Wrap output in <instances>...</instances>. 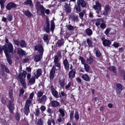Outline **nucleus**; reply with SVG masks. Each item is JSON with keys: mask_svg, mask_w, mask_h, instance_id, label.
<instances>
[{"mask_svg": "<svg viewBox=\"0 0 125 125\" xmlns=\"http://www.w3.org/2000/svg\"><path fill=\"white\" fill-rule=\"evenodd\" d=\"M4 50L8 62H11V60L10 58V52L12 53L13 50V48L12 44L9 43L5 44L2 47Z\"/></svg>", "mask_w": 125, "mask_h": 125, "instance_id": "obj_1", "label": "nucleus"}, {"mask_svg": "<svg viewBox=\"0 0 125 125\" xmlns=\"http://www.w3.org/2000/svg\"><path fill=\"white\" fill-rule=\"evenodd\" d=\"M35 6L38 13H39L40 12H41V14L42 16H44L45 15V9L42 5L41 4L40 2H36Z\"/></svg>", "mask_w": 125, "mask_h": 125, "instance_id": "obj_2", "label": "nucleus"}, {"mask_svg": "<svg viewBox=\"0 0 125 125\" xmlns=\"http://www.w3.org/2000/svg\"><path fill=\"white\" fill-rule=\"evenodd\" d=\"M35 6L38 13H39L40 12H41V14L42 16H44L45 15V9L42 5L41 4L40 2H36Z\"/></svg>", "mask_w": 125, "mask_h": 125, "instance_id": "obj_3", "label": "nucleus"}, {"mask_svg": "<svg viewBox=\"0 0 125 125\" xmlns=\"http://www.w3.org/2000/svg\"><path fill=\"white\" fill-rule=\"evenodd\" d=\"M50 87L52 94L55 97L58 98L59 97V96L61 97L60 93H59V94H58V92L54 88L52 85H51Z\"/></svg>", "mask_w": 125, "mask_h": 125, "instance_id": "obj_4", "label": "nucleus"}, {"mask_svg": "<svg viewBox=\"0 0 125 125\" xmlns=\"http://www.w3.org/2000/svg\"><path fill=\"white\" fill-rule=\"evenodd\" d=\"M95 5H94L93 8L96 10V12L98 14H99L101 9V5L98 1L95 2Z\"/></svg>", "mask_w": 125, "mask_h": 125, "instance_id": "obj_5", "label": "nucleus"}, {"mask_svg": "<svg viewBox=\"0 0 125 125\" xmlns=\"http://www.w3.org/2000/svg\"><path fill=\"white\" fill-rule=\"evenodd\" d=\"M35 50L38 51L40 54L43 55L44 49L42 46L41 45H37L34 47Z\"/></svg>", "mask_w": 125, "mask_h": 125, "instance_id": "obj_6", "label": "nucleus"}, {"mask_svg": "<svg viewBox=\"0 0 125 125\" xmlns=\"http://www.w3.org/2000/svg\"><path fill=\"white\" fill-rule=\"evenodd\" d=\"M47 99V97L46 95H43L41 97L38 98L37 99V101L39 103L44 104L46 101Z\"/></svg>", "mask_w": 125, "mask_h": 125, "instance_id": "obj_7", "label": "nucleus"}, {"mask_svg": "<svg viewBox=\"0 0 125 125\" xmlns=\"http://www.w3.org/2000/svg\"><path fill=\"white\" fill-rule=\"evenodd\" d=\"M17 6V5L14 3L10 2L8 3L6 6V9L8 10H10L12 8H15Z\"/></svg>", "mask_w": 125, "mask_h": 125, "instance_id": "obj_8", "label": "nucleus"}, {"mask_svg": "<svg viewBox=\"0 0 125 125\" xmlns=\"http://www.w3.org/2000/svg\"><path fill=\"white\" fill-rule=\"evenodd\" d=\"M97 20L98 21L97 22L95 23V24L96 26H98L100 24V26L101 29H104L106 27V25L105 22L102 23L100 24V22L101 20V19L99 18L97 19Z\"/></svg>", "mask_w": 125, "mask_h": 125, "instance_id": "obj_9", "label": "nucleus"}, {"mask_svg": "<svg viewBox=\"0 0 125 125\" xmlns=\"http://www.w3.org/2000/svg\"><path fill=\"white\" fill-rule=\"evenodd\" d=\"M55 70V67L53 66L52 67L50 72V77L51 80H52L54 77Z\"/></svg>", "mask_w": 125, "mask_h": 125, "instance_id": "obj_10", "label": "nucleus"}, {"mask_svg": "<svg viewBox=\"0 0 125 125\" xmlns=\"http://www.w3.org/2000/svg\"><path fill=\"white\" fill-rule=\"evenodd\" d=\"M101 40L103 45L105 46H109L111 44V42L110 40L104 39V38H102Z\"/></svg>", "mask_w": 125, "mask_h": 125, "instance_id": "obj_11", "label": "nucleus"}, {"mask_svg": "<svg viewBox=\"0 0 125 125\" xmlns=\"http://www.w3.org/2000/svg\"><path fill=\"white\" fill-rule=\"evenodd\" d=\"M1 71L2 72H5L8 73H10V71L9 69L4 65L1 64L0 65Z\"/></svg>", "mask_w": 125, "mask_h": 125, "instance_id": "obj_12", "label": "nucleus"}, {"mask_svg": "<svg viewBox=\"0 0 125 125\" xmlns=\"http://www.w3.org/2000/svg\"><path fill=\"white\" fill-rule=\"evenodd\" d=\"M75 69H72L69 73V77L71 79L74 78L75 75Z\"/></svg>", "mask_w": 125, "mask_h": 125, "instance_id": "obj_13", "label": "nucleus"}, {"mask_svg": "<svg viewBox=\"0 0 125 125\" xmlns=\"http://www.w3.org/2000/svg\"><path fill=\"white\" fill-rule=\"evenodd\" d=\"M116 93L120 94L122 90V85L121 84L118 83L116 84Z\"/></svg>", "mask_w": 125, "mask_h": 125, "instance_id": "obj_14", "label": "nucleus"}, {"mask_svg": "<svg viewBox=\"0 0 125 125\" xmlns=\"http://www.w3.org/2000/svg\"><path fill=\"white\" fill-rule=\"evenodd\" d=\"M77 4L78 5H81L83 7H85L86 4L84 0H77Z\"/></svg>", "mask_w": 125, "mask_h": 125, "instance_id": "obj_15", "label": "nucleus"}, {"mask_svg": "<svg viewBox=\"0 0 125 125\" xmlns=\"http://www.w3.org/2000/svg\"><path fill=\"white\" fill-rule=\"evenodd\" d=\"M11 101L10 100L9 102V107L11 113H12L14 109V106L13 104L11 102Z\"/></svg>", "mask_w": 125, "mask_h": 125, "instance_id": "obj_16", "label": "nucleus"}, {"mask_svg": "<svg viewBox=\"0 0 125 125\" xmlns=\"http://www.w3.org/2000/svg\"><path fill=\"white\" fill-rule=\"evenodd\" d=\"M27 73L25 71H24L22 73H19L18 77L19 78L24 79L26 77V76Z\"/></svg>", "mask_w": 125, "mask_h": 125, "instance_id": "obj_17", "label": "nucleus"}, {"mask_svg": "<svg viewBox=\"0 0 125 125\" xmlns=\"http://www.w3.org/2000/svg\"><path fill=\"white\" fill-rule=\"evenodd\" d=\"M43 55L40 54L36 55L34 56V60L35 62H39L42 58Z\"/></svg>", "mask_w": 125, "mask_h": 125, "instance_id": "obj_18", "label": "nucleus"}, {"mask_svg": "<svg viewBox=\"0 0 125 125\" xmlns=\"http://www.w3.org/2000/svg\"><path fill=\"white\" fill-rule=\"evenodd\" d=\"M110 9L109 6L107 5L105 6L104 8V11L103 13V14L105 16H107L108 15V12L110 10Z\"/></svg>", "mask_w": 125, "mask_h": 125, "instance_id": "obj_19", "label": "nucleus"}, {"mask_svg": "<svg viewBox=\"0 0 125 125\" xmlns=\"http://www.w3.org/2000/svg\"><path fill=\"white\" fill-rule=\"evenodd\" d=\"M42 71L41 69H38L36 71V74L35 73L34 74V76L36 79H38L39 77L40 76L41 74Z\"/></svg>", "mask_w": 125, "mask_h": 125, "instance_id": "obj_20", "label": "nucleus"}, {"mask_svg": "<svg viewBox=\"0 0 125 125\" xmlns=\"http://www.w3.org/2000/svg\"><path fill=\"white\" fill-rule=\"evenodd\" d=\"M23 4L25 5H29L31 7H32L33 6L32 1L31 0H26L23 2Z\"/></svg>", "mask_w": 125, "mask_h": 125, "instance_id": "obj_21", "label": "nucleus"}, {"mask_svg": "<svg viewBox=\"0 0 125 125\" xmlns=\"http://www.w3.org/2000/svg\"><path fill=\"white\" fill-rule=\"evenodd\" d=\"M35 77L34 76H32L29 81L28 84L29 85H31L34 84L35 82Z\"/></svg>", "mask_w": 125, "mask_h": 125, "instance_id": "obj_22", "label": "nucleus"}, {"mask_svg": "<svg viewBox=\"0 0 125 125\" xmlns=\"http://www.w3.org/2000/svg\"><path fill=\"white\" fill-rule=\"evenodd\" d=\"M45 31L47 33H48L50 31V24L49 21L48 20L46 21V26L45 28Z\"/></svg>", "mask_w": 125, "mask_h": 125, "instance_id": "obj_23", "label": "nucleus"}, {"mask_svg": "<svg viewBox=\"0 0 125 125\" xmlns=\"http://www.w3.org/2000/svg\"><path fill=\"white\" fill-rule=\"evenodd\" d=\"M24 111L25 114L28 115L30 112L29 106L25 105Z\"/></svg>", "mask_w": 125, "mask_h": 125, "instance_id": "obj_24", "label": "nucleus"}, {"mask_svg": "<svg viewBox=\"0 0 125 125\" xmlns=\"http://www.w3.org/2000/svg\"><path fill=\"white\" fill-rule=\"evenodd\" d=\"M64 6V10L67 13H68L70 12L71 9L68 6V4L67 3H65V4Z\"/></svg>", "mask_w": 125, "mask_h": 125, "instance_id": "obj_25", "label": "nucleus"}, {"mask_svg": "<svg viewBox=\"0 0 125 125\" xmlns=\"http://www.w3.org/2000/svg\"><path fill=\"white\" fill-rule=\"evenodd\" d=\"M81 77L84 80L86 81H89L90 80V78L88 75L87 74L83 75L81 76Z\"/></svg>", "mask_w": 125, "mask_h": 125, "instance_id": "obj_26", "label": "nucleus"}, {"mask_svg": "<svg viewBox=\"0 0 125 125\" xmlns=\"http://www.w3.org/2000/svg\"><path fill=\"white\" fill-rule=\"evenodd\" d=\"M18 52L19 55H22L25 54L26 53L21 48H19L18 50Z\"/></svg>", "mask_w": 125, "mask_h": 125, "instance_id": "obj_27", "label": "nucleus"}, {"mask_svg": "<svg viewBox=\"0 0 125 125\" xmlns=\"http://www.w3.org/2000/svg\"><path fill=\"white\" fill-rule=\"evenodd\" d=\"M13 91L12 90L10 89L9 91V97L11 99V101L12 102H13L14 101V99L13 96Z\"/></svg>", "mask_w": 125, "mask_h": 125, "instance_id": "obj_28", "label": "nucleus"}, {"mask_svg": "<svg viewBox=\"0 0 125 125\" xmlns=\"http://www.w3.org/2000/svg\"><path fill=\"white\" fill-rule=\"evenodd\" d=\"M19 79L23 87L24 88H26V83L24 79L19 78Z\"/></svg>", "mask_w": 125, "mask_h": 125, "instance_id": "obj_29", "label": "nucleus"}, {"mask_svg": "<svg viewBox=\"0 0 125 125\" xmlns=\"http://www.w3.org/2000/svg\"><path fill=\"white\" fill-rule=\"evenodd\" d=\"M64 42L63 39L59 40L57 42L56 46L58 47L61 46L63 44Z\"/></svg>", "mask_w": 125, "mask_h": 125, "instance_id": "obj_30", "label": "nucleus"}, {"mask_svg": "<svg viewBox=\"0 0 125 125\" xmlns=\"http://www.w3.org/2000/svg\"><path fill=\"white\" fill-rule=\"evenodd\" d=\"M55 26L54 22L53 20H52L51 21V27L50 28L51 31L53 32V31Z\"/></svg>", "mask_w": 125, "mask_h": 125, "instance_id": "obj_31", "label": "nucleus"}, {"mask_svg": "<svg viewBox=\"0 0 125 125\" xmlns=\"http://www.w3.org/2000/svg\"><path fill=\"white\" fill-rule=\"evenodd\" d=\"M59 85L61 87H63L65 85V80H59Z\"/></svg>", "mask_w": 125, "mask_h": 125, "instance_id": "obj_32", "label": "nucleus"}, {"mask_svg": "<svg viewBox=\"0 0 125 125\" xmlns=\"http://www.w3.org/2000/svg\"><path fill=\"white\" fill-rule=\"evenodd\" d=\"M20 45L21 46L22 48L25 47L27 45L25 42L23 40L21 41L20 43Z\"/></svg>", "mask_w": 125, "mask_h": 125, "instance_id": "obj_33", "label": "nucleus"}, {"mask_svg": "<svg viewBox=\"0 0 125 125\" xmlns=\"http://www.w3.org/2000/svg\"><path fill=\"white\" fill-rule=\"evenodd\" d=\"M60 103L57 101H54L52 102V104L53 106L55 107L59 106Z\"/></svg>", "mask_w": 125, "mask_h": 125, "instance_id": "obj_34", "label": "nucleus"}, {"mask_svg": "<svg viewBox=\"0 0 125 125\" xmlns=\"http://www.w3.org/2000/svg\"><path fill=\"white\" fill-rule=\"evenodd\" d=\"M85 32L88 35L90 36L92 34V31L91 30L87 29L85 30Z\"/></svg>", "mask_w": 125, "mask_h": 125, "instance_id": "obj_35", "label": "nucleus"}, {"mask_svg": "<svg viewBox=\"0 0 125 125\" xmlns=\"http://www.w3.org/2000/svg\"><path fill=\"white\" fill-rule=\"evenodd\" d=\"M25 15L28 17H30L32 15L31 12L29 11H25L24 12Z\"/></svg>", "mask_w": 125, "mask_h": 125, "instance_id": "obj_36", "label": "nucleus"}, {"mask_svg": "<svg viewBox=\"0 0 125 125\" xmlns=\"http://www.w3.org/2000/svg\"><path fill=\"white\" fill-rule=\"evenodd\" d=\"M84 65V68L86 72L89 71L90 69V68L89 66L86 63H82Z\"/></svg>", "mask_w": 125, "mask_h": 125, "instance_id": "obj_37", "label": "nucleus"}, {"mask_svg": "<svg viewBox=\"0 0 125 125\" xmlns=\"http://www.w3.org/2000/svg\"><path fill=\"white\" fill-rule=\"evenodd\" d=\"M87 43L88 46L89 47H93L92 45V41L89 39H87Z\"/></svg>", "mask_w": 125, "mask_h": 125, "instance_id": "obj_38", "label": "nucleus"}, {"mask_svg": "<svg viewBox=\"0 0 125 125\" xmlns=\"http://www.w3.org/2000/svg\"><path fill=\"white\" fill-rule=\"evenodd\" d=\"M79 117L78 112V111H76L74 114V117L75 119L76 120H78L79 119Z\"/></svg>", "mask_w": 125, "mask_h": 125, "instance_id": "obj_39", "label": "nucleus"}, {"mask_svg": "<svg viewBox=\"0 0 125 125\" xmlns=\"http://www.w3.org/2000/svg\"><path fill=\"white\" fill-rule=\"evenodd\" d=\"M109 69L110 71L113 72L114 73H116V69L114 66H111L109 67Z\"/></svg>", "mask_w": 125, "mask_h": 125, "instance_id": "obj_40", "label": "nucleus"}, {"mask_svg": "<svg viewBox=\"0 0 125 125\" xmlns=\"http://www.w3.org/2000/svg\"><path fill=\"white\" fill-rule=\"evenodd\" d=\"M73 85L72 83L71 82H70L67 84H66L65 86V88L66 89H67L70 88L71 85Z\"/></svg>", "mask_w": 125, "mask_h": 125, "instance_id": "obj_41", "label": "nucleus"}, {"mask_svg": "<svg viewBox=\"0 0 125 125\" xmlns=\"http://www.w3.org/2000/svg\"><path fill=\"white\" fill-rule=\"evenodd\" d=\"M7 20L9 21H11L13 19V16L12 14H9L8 15L7 17Z\"/></svg>", "mask_w": 125, "mask_h": 125, "instance_id": "obj_42", "label": "nucleus"}, {"mask_svg": "<svg viewBox=\"0 0 125 125\" xmlns=\"http://www.w3.org/2000/svg\"><path fill=\"white\" fill-rule=\"evenodd\" d=\"M43 94V93L41 91H39L38 92L37 94V97L38 98L41 97L42 96Z\"/></svg>", "mask_w": 125, "mask_h": 125, "instance_id": "obj_43", "label": "nucleus"}, {"mask_svg": "<svg viewBox=\"0 0 125 125\" xmlns=\"http://www.w3.org/2000/svg\"><path fill=\"white\" fill-rule=\"evenodd\" d=\"M76 27H74L71 25H69L67 26V28L69 30L71 31L73 30Z\"/></svg>", "mask_w": 125, "mask_h": 125, "instance_id": "obj_44", "label": "nucleus"}, {"mask_svg": "<svg viewBox=\"0 0 125 125\" xmlns=\"http://www.w3.org/2000/svg\"><path fill=\"white\" fill-rule=\"evenodd\" d=\"M38 125H43V121L42 119L40 118L38 119L37 122Z\"/></svg>", "mask_w": 125, "mask_h": 125, "instance_id": "obj_45", "label": "nucleus"}, {"mask_svg": "<svg viewBox=\"0 0 125 125\" xmlns=\"http://www.w3.org/2000/svg\"><path fill=\"white\" fill-rule=\"evenodd\" d=\"M40 110L39 109L37 108L35 110V115L37 116H38L40 115Z\"/></svg>", "mask_w": 125, "mask_h": 125, "instance_id": "obj_46", "label": "nucleus"}, {"mask_svg": "<svg viewBox=\"0 0 125 125\" xmlns=\"http://www.w3.org/2000/svg\"><path fill=\"white\" fill-rule=\"evenodd\" d=\"M54 57V62H59V60H60V59L58 58L57 56L55 55Z\"/></svg>", "mask_w": 125, "mask_h": 125, "instance_id": "obj_47", "label": "nucleus"}, {"mask_svg": "<svg viewBox=\"0 0 125 125\" xmlns=\"http://www.w3.org/2000/svg\"><path fill=\"white\" fill-rule=\"evenodd\" d=\"M31 101L32 100H31L28 99L27 100L25 105L29 106V105L31 103Z\"/></svg>", "mask_w": 125, "mask_h": 125, "instance_id": "obj_48", "label": "nucleus"}, {"mask_svg": "<svg viewBox=\"0 0 125 125\" xmlns=\"http://www.w3.org/2000/svg\"><path fill=\"white\" fill-rule=\"evenodd\" d=\"M85 10H83L82 12L79 13V16L81 19L83 16L84 14L85 13Z\"/></svg>", "mask_w": 125, "mask_h": 125, "instance_id": "obj_49", "label": "nucleus"}, {"mask_svg": "<svg viewBox=\"0 0 125 125\" xmlns=\"http://www.w3.org/2000/svg\"><path fill=\"white\" fill-rule=\"evenodd\" d=\"M111 30V29L110 28H107L105 31H104V33L107 35L109 33L110 31Z\"/></svg>", "mask_w": 125, "mask_h": 125, "instance_id": "obj_50", "label": "nucleus"}, {"mask_svg": "<svg viewBox=\"0 0 125 125\" xmlns=\"http://www.w3.org/2000/svg\"><path fill=\"white\" fill-rule=\"evenodd\" d=\"M59 112L61 114L62 116L63 117L65 116V114L63 110L62 109H60L59 110Z\"/></svg>", "mask_w": 125, "mask_h": 125, "instance_id": "obj_51", "label": "nucleus"}, {"mask_svg": "<svg viewBox=\"0 0 125 125\" xmlns=\"http://www.w3.org/2000/svg\"><path fill=\"white\" fill-rule=\"evenodd\" d=\"M15 118L16 120L18 121H19L20 118V116L19 113H17L15 114Z\"/></svg>", "mask_w": 125, "mask_h": 125, "instance_id": "obj_52", "label": "nucleus"}, {"mask_svg": "<svg viewBox=\"0 0 125 125\" xmlns=\"http://www.w3.org/2000/svg\"><path fill=\"white\" fill-rule=\"evenodd\" d=\"M43 39L45 41H47L48 39V36L46 34H45L44 35V37Z\"/></svg>", "mask_w": 125, "mask_h": 125, "instance_id": "obj_53", "label": "nucleus"}, {"mask_svg": "<svg viewBox=\"0 0 125 125\" xmlns=\"http://www.w3.org/2000/svg\"><path fill=\"white\" fill-rule=\"evenodd\" d=\"M113 45L115 48H117L119 46V44L116 42H114Z\"/></svg>", "mask_w": 125, "mask_h": 125, "instance_id": "obj_54", "label": "nucleus"}, {"mask_svg": "<svg viewBox=\"0 0 125 125\" xmlns=\"http://www.w3.org/2000/svg\"><path fill=\"white\" fill-rule=\"evenodd\" d=\"M95 54L96 56L97 57H99L101 55V53L99 51H96L95 52Z\"/></svg>", "mask_w": 125, "mask_h": 125, "instance_id": "obj_55", "label": "nucleus"}, {"mask_svg": "<svg viewBox=\"0 0 125 125\" xmlns=\"http://www.w3.org/2000/svg\"><path fill=\"white\" fill-rule=\"evenodd\" d=\"M79 6L80 5H78V6H76L75 7V8L76 11L78 12H79L81 11Z\"/></svg>", "mask_w": 125, "mask_h": 125, "instance_id": "obj_56", "label": "nucleus"}, {"mask_svg": "<svg viewBox=\"0 0 125 125\" xmlns=\"http://www.w3.org/2000/svg\"><path fill=\"white\" fill-rule=\"evenodd\" d=\"M65 68L66 70L68 69L69 68V64L68 63H63Z\"/></svg>", "mask_w": 125, "mask_h": 125, "instance_id": "obj_57", "label": "nucleus"}, {"mask_svg": "<svg viewBox=\"0 0 125 125\" xmlns=\"http://www.w3.org/2000/svg\"><path fill=\"white\" fill-rule=\"evenodd\" d=\"M47 112L49 114V115H50L52 113V111L49 108L47 109Z\"/></svg>", "mask_w": 125, "mask_h": 125, "instance_id": "obj_58", "label": "nucleus"}, {"mask_svg": "<svg viewBox=\"0 0 125 125\" xmlns=\"http://www.w3.org/2000/svg\"><path fill=\"white\" fill-rule=\"evenodd\" d=\"M40 109L42 111H44L46 109V108L44 105H42L40 108Z\"/></svg>", "mask_w": 125, "mask_h": 125, "instance_id": "obj_59", "label": "nucleus"}, {"mask_svg": "<svg viewBox=\"0 0 125 125\" xmlns=\"http://www.w3.org/2000/svg\"><path fill=\"white\" fill-rule=\"evenodd\" d=\"M24 92V91L23 89H21L20 90V94L19 95L20 96L22 95Z\"/></svg>", "mask_w": 125, "mask_h": 125, "instance_id": "obj_60", "label": "nucleus"}, {"mask_svg": "<svg viewBox=\"0 0 125 125\" xmlns=\"http://www.w3.org/2000/svg\"><path fill=\"white\" fill-rule=\"evenodd\" d=\"M73 114L74 113L72 111L70 114V119H73Z\"/></svg>", "mask_w": 125, "mask_h": 125, "instance_id": "obj_61", "label": "nucleus"}, {"mask_svg": "<svg viewBox=\"0 0 125 125\" xmlns=\"http://www.w3.org/2000/svg\"><path fill=\"white\" fill-rule=\"evenodd\" d=\"M2 21L4 22H7V18L4 17H2Z\"/></svg>", "mask_w": 125, "mask_h": 125, "instance_id": "obj_62", "label": "nucleus"}, {"mask_svg": "<svg viewBox=\"0 0 125 125\" xmlns=\"http://www.w3.org/2000/svg\"><path fill=\"white\" fill-rule=\"evenodd\" d=\"M79 60H81L82 62H84V59L82 57L80 56L79 59Z\"/></svg>", "mask_w": 125, "mask_h": 125, "instance_id": "obj_63", "label": "nucleus"}, {"mask_svg": "<svg viewBox=\"0 0 125 125\" xmlns=\"http://www.w3.org/2000/svg\"><path fill=\"white\" fill-rule=\"evenodd\" d=\"M34 96V93L33 92H32L30 95V96L29 98H30L31 99H32L33 96Z\"/></svg>", "mask_w": 125, "mask_h": 125, "instance_id": "obj_64", "label": "nucleus"}]
</instances>
